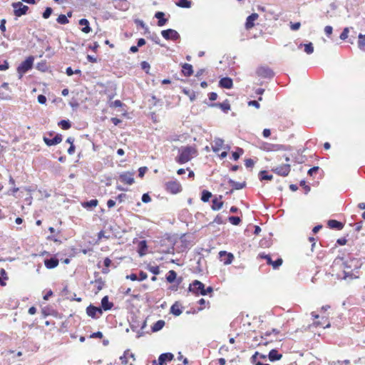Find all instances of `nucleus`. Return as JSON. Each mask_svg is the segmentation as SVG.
Returning <instances> with one entry per match:
<instances>
[{"instance_id":"6e6552de","label":"nucleus","mask_w":365,"mask_h":365,"mask_svg":"<svg viewBox=\"0 0 365 365\" xmlns=\"http://www.w3.org/2000/svg\"><path fill=\"white\" fill-rule=\"evenodd\" d=\"M257 75L262 78H271L274 73L271 68L267 66H260L256 71Z\"/></svg>"},{"instance_id":"dca6fc26","label":"nucleus","mask_w":365,"mask_h":365,"mask_svg":"<svg viewBox=\"0 0 365 365\" xmlns=\"http://www.w3.org/2000/svg\"><path fill=\"white\" fill-rule=\"evenodd\" d=\"M43 141L48 146L57 145L62 141V135L61 134H56L53 139L43 137Z\"/></svg>"},{"instance_id":"de8ad7c7","label":"nucleus","mask_w":365,"mask_h":365,"mask_svg":"<svg viewBox=\"0 0 365 365\" xmlns=\"http://www.w3.org/2000/svg\"><path fill=\"white\" fill-rule=\"evenodd\" d=\"M198 304L200 305V307L198 308V311H202L206 306L209 307L210 304L209 302H206L204 299H200L198 301Z\"/></svg>"},{"instance_id":"f704fd0d","label":"nucleus","mask_w":365,"mask_h":365,"mask_svg":"<svg viewBox=\"0 0 365 365\" xmlns=\"http://www.w3.org/2000/svg\"><path fill=\"white\" fill-rule=\"evenodd\" d=\"M280 145H273L267 143H265L264 144V150L267 151L279 150L280 149Z\"/></svg>"},{"instance_id":"cd10ccee","label":"nucleus","mask_w":365,"mask_h":365,"mask_svg":"<svg viewBox=\"0 0 365 365\" xmlns=\"http://www.w3.org/2000/svg\"><path fill=\"white\" fill-rule=\"evenodd\" d=\"M269 361H274L280 360L282 357V354H279L276 349H272L268 354Z\"/></svg>"},{"instance_id":"49530a36","label":"nucleus","mask_w":365,"mask_h":365,"mask_svg":"<svg viewBox=\"0 0 365 365\" xmlns=\"http://www.w3.org/2000/svg\"><path fill=\"white\" fill-rule=\"evenodd\" d=\"M228 220L231 224L234 225H238L241 222L240 218L235 216L229 217Z\"/></svg>"},{"instance_id":"338daca9","label":"nucleus","mask_w":365,"mask_h":365,"mask_svg":"<svg viewBox=\"0 0 365 365\" xmlns=\"http://www.w3.org/2000/svg\"><path fill=\"white\" fill-rule=\"evenodd\" d=\"M140 65H141V68L148 73V70L150 68V64L146 61H143V62H141Z\"/></svg>"},{"instance_id":"393cba45","label":"nucleus","mask_w":365,"mask_h":365,"mask_svg":"<svg viewBox=\"0 0 365 365\" xmlns=\"http://www.w3.org/2000/svg\"><path fill=\"white\" fill-rule=\"evenodd\" d=\"M113 307V304L110 302H109L108 297L105 296L101 299V309L108 311L112 309Z\"/></svg>"},{"instance_id":"6e6d98bb","label":"nucleus","mask_w":365,"mask_h":365,"mask_svg":"<svg viewBox=\"0 0 365 365\" xmlns=\"http://www.w3.org/2000/svg\"><path fill=\"white\" fill-rule=\"evenodd\" d=\"M147 168L146 167H141L138 169V176L140 178H143L144 175H145V173H146L147 171Z\"/></svg>"},{"instance_id":"f257e3e1","label":"nucleus","mask_w":365,"mask_h":365,"mask_svg":"<svg viewBox=\"0 0 365 365\" xmlns=\"http://www.w3.org/2000/svg\"><path fill=\"white\" fill-rule=\"evenodd\" d=\"M197 155V150L195 146H182L178 150V155L175 158V161L182 165L190 161Z\"/></svg>"},{"instance_id":"0e129e2a","label":"nucleus","mask_w":365,"mask_h":365,"mask_svg":"<svg viewBox=\"0 0 365 365\" xmlns=\"http://www.w3.org/2000/svg\"><path fill=\"white\" fill-rule=\"evenodd\" d=\"M148 278L147 273L144 272L143 271H140L139 273L138 280L139 281H143Z\"/></svg>"},{"instance_id":"f3484780","label":"nucleus","mask_w":365,"mask_h":365,"mask_svg":"<svg viewBox=\"0 0 365 365\" xmlns=\"http://www.w3.org/2000/svg\"><path fill=\"white\" fill-rule=\"evenodd\" d=\"M219 86L223 88L230 89L233 87V81L231 78L224 77L219 81Z\"/></svg>"},{"instance_id":"79ce46f5","label":"nucleus","mask_w":365,"mask_h":365,"mask_svg":"<svg viewBox=\"0 0 365 365\" xmlns=\"http://www.w3.org/2000/svg\"><path fill=\"white\" fill-rule=\"evenodd\" d=\"M211 197H212V193L208 190H204L202 192L201 200L205 202H208L210 200V199L211 198Z\"/></svg>"},{"instance_id":"680f3d73","label":"nucleus","mask_w":365,"mask_h":365,"mask_svg":"<svg viewBox=\"0 0 365 365\" xmlns=\"http://www.w3.org/2000/svg\"><path fill=\"white\" fill-rule=\"evenodd\" d=\"M9 68V63L4 61L3 63L0 62V71H6Z\"/></svg>"},{"instance_id":"c756f323","label":"nucleus","mask_w":365,"mask_h":365,"mask_svg":"<svg viewBox=\"0 0 365 365\" xmlns=\"http://www.w3.org/2000/svg\"><path fill=\"white\" fill-rule=\"evenodd\" d=\"M312 317L314 318V321L312 324V325L314 327H323V328H325L329 326V324L327 325H325V322L324 323H322L320 321H318L317 319H319V315L317 314L316 313L314 312H312Z\"/></svg>"},{"instance_id":"603ef678","label":"nucleus","mask_w":365,"mask_h":365,"mask_svg":"<svg viewBox=\"0 0 365 365\" xmlns=\"http://www.w3.org/2000/svg\"><path fill=\"white\" fill-rule=\"evenodd\" d=\"M52 11L53 10L51 7H46L44 12L42 14L43 18L45 19L49 18V16L52 14Z\"/></svg>"},{"instance_id":"9d476101","label":"nucleus","mask_w":365,"mask_h":365,"mask_svg":"<svg viewBox=\"0 0 365 365\" xmlns=\"http://www.w3.org/2000/svg\"><path fill=\"white\" fill-rule=\"evenodd\" d=\"M230 150V148L228 145H225L224 140L221 138H215L212 145V150L214 153H219L221 150Z\"/></svg>"},{"instance_id":"c85d7f7f","label":"nucleus","mask_w":365,"mask_h":365,"mask_svg":"<svg viewBox=\"0 0 365 365\" xmlns=\"http://www.w3.org/2000/svg\"><path fill=\"white\" fill-rule=\"evenodd\" d=\"M228 183L232 187L233 190H241L244 188L246 185L245 182H237L231 179L229 180Z\"/></svg>"},{"instance_id":"ea45409f","label":"nucleus","mask_w":365,"mask_h":365,"mask_svg":"<svg viewBox=\"0 0 365 365\" xmlns=\"http://www.w3.org/2000/svg\"><path fill=\"white\" fill-rule=\"evenodd\" d=\"M358 46L360 49L365 51V35H359Z\"/></svg>"},{"instance_id":"c9c22d12","label":"nucleus","mask_w":365,"mask_h":365,"mask_svg":"<svg viewBox=\"0 0 365 365\" xmlns=\"http://www.w3.org/2000/svg\"><path fill=\"white\" fill-rule=\"evenodd\" d=\"M164 326H165V322L163 320H158L152 327V330L153 331H158L162 329Z\"/></svg>"},{"instance_id":"39448f33","label":"nucleus","mask_w":365,"mask_h":365,"mask_svg":"<svg viewBox=\"0 0 365 365\" xmlns=\"http://www.w3.org/2000/svg\"><path fill=\"white\" fill-rule=\"evenodd\" d=\"M189 290L197 295H205V284L198 280H195L190 284Z\"/></svg>"},{"instance_id":"7ed1b4c3","label":"nucleus","mask_w":365,"mask_h":365,"mask_svg":"<svg viewBox=\"0 0 365 365\" xmlns=\"http://www.w3.org/2000/svg\"><path fill=\"white\" fill-rule=\"evenodd\" d=\"M165 190L167 192L176 195L182 190L181 184L177 180H170L164 184Z\"/></svg>"},{"instance_id":"9b49d317","label":"nucleus","mask_w":365,"mask_h":365,"mask_svg":"<svg viewBox=\"0 0 365 365\" xmlns=\"http://www.w3.org/2000/svg\"><path fill=\"white\" fill-rule=\"evenodd\" d=\"M273 172L280 176H287L291 170V167L289 164H283L277 166L273 168Z\"/></svg>"},{"instance_id":"5fc2aeb1","label":"nucleus","mask_w":365,"mask_h":365,"mask_svg":"<svg viewBox=\"0 0 365 365\" xmlns=\"http://www.w3.org/2000/svg\"><path fill=\"white\" fill-rule=\"evenodd\" d=\"M300 26H301L300 22H295V23L290 22V28L293 31L298 30L300 28Z\"/></svg>"},{"instance_id":"052dcab7","label":"nucleus","mask_w":365,"mask_h":365,"mask_svg":"<svg viewBox=\"0 0 365 365\" xmlns=\"http://www.w3.org/2000/svg\"><path fill=\"white\" fill-rule=\"evenodd\" d=\"M142 201L145 203L150 202L151 201V197L148 193H145L142 196Z\"/></svg>"},{"instance_id":"7c9ffc66","label":"nucleus","mask_w":365,"mask_h":365,"mask_svg":"<svg viewBox=\"0 0 365 365\" xmlns=\"http://www.w3.org/2000/svg\"><path fill=\"white\" fill-rule=\"evenodd\" d=\"M223 204V202L221 200V197L220 199L215 197L212 200V209L213 210H219L222 207Z\"/></svg>"},{"instance_id":"3c124183","label":"nucleus","mask_w":365,"mask_h":365,"mask_svg":"<svg viewBox=\"0 0 365 365\" xmlns=\"http://www.w3.org/2000/svg\"><path fill=\"white\" fill-rule=\"evenodd\" d=\"M282 262H283L282 259L278 258L277 260L272 261V263L271 264V265L272 266L273 269H277L282 265Z\"/></svg>"},{"instance_id":"864d4df0","label":"nucleus","mask_w":365,"mask_h":365,"mask_svg":"<svg viewBox=\"0 0 365 365\" xmlns=\"http://www.w3.org/2000/svg\"><path fill=\"white\" fill-rule=\"evenodd\" d=\"M349 32V29L348 28H344L343 31L340 34V38L341 40L346 39L348 38Z\"/></svg>"},{"instance_id":"58836bf2","label":"nucleus","mask_w":365,"mask_h":365,"mask_svg":"<svg viewBox=\"0 0 365 365\" xmlns=\"http://www.w3.org/2000/svg\"><path fill=\"white\" fill-rule=\"evenodd\" d=\"M304 46V51L307 53V54H311L314 52V46H313V44L312 43H305V44H300L299 45V47Z\"/></svg>"},{"instance_id":"aec40b11","label":"nucleus","mask_w":365,"mask_h":365,"mask_svg":"<svg viewBox=\"0 0 365 365\" xmlns=\"http://www.w3.org/2000/svg\"><path fill=\"white\" fill-rule=\"evenodd\" d=\"M148 245L145 240H141L138 245V252L140 257H143L147 254Z\"/></svg>"},{"instance_id":"ddd939ff","label":"nucleus","mask_w":365,"mask_h":365,"mask_svg":"<svg viewBox=\"0 0 365 365\" xmlns=\"http://www.w3.org/2000/svg\"><path fill=\"white\" fill-rule=\"evenodd\" d=\"M86 313L89 317L92 318H97L102 314L103 311L101 307L89 305L86 308Z\"/></svg>"},{"instance_id":"bf43d9fd","label":"nucleus","mask_w":365,"mask_h":365,"mask_svg":"<svg viewBox=\"0 0 365 365\" xmlns=\"http://www.w3.org/2000/svg\"><path fill=\"white\" fill-rule=\"evenodd\" d=\"M254 164H255V163H254L253 160L251 158L246 159L245 160V165L247 168H252L254 165Z\"/></svg>"},{"instance_id":"37998d69","label":"nucleus","mask_w":365,"mask_h":365,"mask_svg":"<svg viewBox=\"0 0 365 365\" xmlns=\"http://www.w3.org/2000/svg\"><path fill=\"white\" fill-rule=\"evenodd\" d=\"M0 274L1 275V277H0V284L1 286H5L6 285L5 280L8 279L7 274L4 269H1Z\"/></svg>"},{"instance_id":"e433bc0d","label":"nucleus","mask_w":365,"mask_h":365,"mask_svg":"<svg viewBox=\"0 0 365 365\" xmlns=\"http://www.w3.org/2000/svg\"><path fill=\"white\" fill-rule=\"evenodd\" d=\"M177 277V273L174 270H170L166 276V279L169 283L173 282Z\"/></svg>"},{"instance_id":"b1692460","label":"nucleus","mask_w":365,"mask_h":365,"mask_svg":"<svg viewBox=\"0 0 365 365\" xmlns=\"http://www.w3.org/2000/svg\"><path fill=\"white\" fill-rule=\"evenodd\" d=\"M182 306L178 302H175L170 307V313H172L175 316H179L182 314Z\"/></svg>"},{"instance_id":"4c0bfd02","label":"nucleus","mask_w":365,"mask_h":365,"mask_svg":"<svg viewBox=\"0 0 365 365\" xmlns=\"http://www.w3.org/2000/svg\"><path fill=\"white\" fill-rule=\"evenodd\" d=\"M111 263H112V262L108 257H106L104 259V261H103L104 268H103V269H102L103 273H104V274L108 273L109 267H110Z\"/></svg>"},{"instance_id":"20e7f679","label":"nucleus","mask_w":365,"mask_h":365,"mask_svg":"<svg viewBox=\"0 0 365 365\" xmlns=\"http://www.w3.org/2000/svg\"><path fill=\"white\" fill-rule=\"evenodd\" d=\"M34 57L29 56L25 61H22L17 68V72L22 76L28 71L32 68L34 63Z\"/></svg>"},{"instance_id":"13d9d810","label":"nucleus","mask_w":365,"mask_h":365,"mask_svg":"<svg viewBox=\"0 0 365 365\" xmlns=\"http://www.w3.org/2000/svg\"><path fill=\"white\" fill-rule=\"evenodd\" d=\"M333 29L331 26H326L324 28V33L327 36H330L332 34Z\"/></svg>"},{"instance_id":"c03bdc74","label":"nucleus","mask_w":365,"mask_h":365,"mask_svg":"<svg viewBox=\"0 0 365 365\" xmlns=\"http://www.w3.org/2000/svg\"><path fill=\"white\" fill-rule=\"evenodd\" d=\"M56 21L60 24H66L69 22L67 16L64 14H60Z\"/></svg>"},{"instance_id":"bb28decb","label":"nucleus","mask_w":365,"mask_h":365,"mask_svg":"<svg viewBox=\"0 0 365 365\" xmlns=\"http://www.w3.org/2000/svg\"><path fill=\"white\" fill-rule=\"evenodd\" d=\"M164 16H165V14L162 11H158L155 13V17L158 19V26H163L167 23L168 19H165Z\"/></svg>"},{"instance_id":"72a5a7b5","label":"nucleus","mask_w":365,"mask_h":365,"mask_svg":"<svg viewBox=\"0 0 365 365\" xmlns=\"http://www.w3.org/2000/svg\"><path fill=\"white\" fill-rule=\"evenodd\" d=\"M192 2L190 0H179L176 5L181 8H190L191 7Z\"/></svg>"},{"instance_id":"f8f14e48","label":"nucleus","mask_w":365,"mask_h":365,"mask_svg":"<svg viewBox=\"0 0 365 365\" xmlns=\"http://www.w3.org/2000/svg\"><path fill=\"white\" fill-rule=\"evenodd\" d=\"M161 35L166 40L176 41L180 38L179 34L175 30L171 29L162 31Z\"/></svg>"},{"instance_id":"2eb2a0df","label":"nucleus","mask_w":365,"mask_h":365,"mask_svg":"<svg viewBox=\"0 0 365 365\" xmlns=\"http://www.w3.org/2000/svg\"><path fill=\"white\" fill-rule=\"evenodd\" d=\"M258 17L259 15L257 13H253L247 18L245 22V28L247 30H250L255 26V21Z\"/></svg>"},{"instance_id":"0eeeda50","label":"nucleus","mask_w":365,"mask_h":365,"mask_svg":"<svg viewBox=\"0 0 365 365\" xmlns=\"http://www.w3.org/2000/svg\"><path fill=\"white\" fill-rule=\"evenodd\" d=\"M134 174V172H123L120 174L119 180L123 184L130 185L135 182Z\"/></svg>"},{"instance_id":"a878e982","label":"nucleus","mask_w":365,"mask_h":365,"mask_svg":"<svg viewBox=\"0 0 365 365\" xmlns=\"http://www.w3.org/2000/svg\"><path fill=\"white\" fill-rule=\"evenodd\" d=\"M328 226L331 229H336L338 230H341L344 227V224L341 222H339L336 220H330L327 222Z\"/></svg>"},{"instance_id":"8fccbe9b","label":"nucleus","mask_w":365,"mask_h":365,"mask_svg":"<svg viewBox=\"0 0 365 365\" xmlns=\"http://www.w3.org/2000/svg\"><path fill=\"white\" fill-rule=\"evenodd\" d=\"M148 269L155 275L160 273V268L158 266H148Z\"/></svg>"},{"instance_id":"a19ab883","label":"nucleus","mask_w":365,"mask_h":365,"mask_svg":"<svg viewBox=\"0 0 365 365\" xmlns=\"http://www.w3.org/2000/svg\"><path fill=\"white\" fill-rule=\"evenodd\" d=\"M58 125L63 129V130H68L71 127V124L69 122V120H61L58 122Z\"/></svg>"},{"instance_id":"2f4dec72","label":"nucleus","mask_w":365,"mask_h":365,"mask_svg":"<svg viewBox=\"0 0 365 365\" xmlns=\"http://www.w3.org/2000/svg\"><path fill=\"white\" fill-rule=\"evenodd\" d=\"M259 178L260 180H271L273 178V175H269L266 170H262L259 172Z\"/></svg>"},{"instance_id":"5701e85b","label":"nucleus","mask_w":365,"mask_h":365,"mask_svg":"<svg viewBox=\"0 0 365 365\" xmlns=\"http://www.w3.org/2000/svg\"><path fill=\"white\" fill-rule=\"evenodd\" d=\"M79 25L82 26L81 31L85 34L91 32V29L90 27L89 21L86 19H81L79 20Z\"/></svg>"},{"instance_id":"69168bd1","label":"nucleus","mask_w":365,"mask_h":365,"mask_svg":"<svg viewBox=\"0 0 365 365\" xmlns=\"http://www.w3.org/2000/svg\"><path fill=\"white\" fill-rule=\"evenodd\" d=\"M103 336V335L101 331L94 332L92 334H91V336H90L91 338H98V339H102Z\"/></svg>"},{"instance_id":"1a4fd4ad","label":"nucleus","mask_w":365,"mask_h":365,"mask_svg":"<svg viewBox=\"0 0 365 365\" xmlns=\"http://www.w3.org/2000/svg\"><path fill=\"white\" fill-rule=\"evenodd\" d=\"M12 6L14 9V15L18 17L26 14L29 10V6L22 4L21 2L13 3Z\"/></svg>"},{"instance_id":"774afa93","label":"nucleus","mask_w":365,"mask_h":365,"mask_svg":"<svg viewBox=\"0 0 365 365\" xmlns=\"http://www.w3.org/2000/svg\"><path fill=\"white\" fill-rule=\"evenodd\" d=\"M6 19H3L1 20V24H0V31L2 32V33H4L6 31Z\"/></svg>"},{"instance_id":"412c9836","label":"nucleus","mask_w":365,"mask_h":365,"mask_svg":"<svg viewBox=\"0 0 365 365\" xmlns=\"http://www.w3.org/2000/svg\"><path fill=\"white\" fill-rule=\"evenodd\" d=\"M182 73L186 77L192 76L193 73L192 66L187 63L182 64Z\"/></svg>"},{"instance_id":"4be33fe9","label":"nucleus","mask_w":365,"mask_h":365,"mask_svg":"<svg viewBox=\"0 0 365 365\" xmlns=\"http://www.w3.org/2000/svg\"><path fill=\"white\" fill-rule=\"evenodd\" d=\"M58 263L59 261L56 257L44 260V265L47 269H53L58 265Z\"/></svg>"},{"instance_id":"4468645a","label":"nucleus","mask_w":365,"mask_h":365,"mask_svg":"<svg viewBox=\"0 0 365 365\" xmlns=\"http://www.w3.org/2000/svg\"><path fill=\"white\" fill-rule=\"evenodd\" d=\"M219 257L220 261L227 265L231 264L234 259V255L226 251H220L219 252Z\"/></svg>"},{"instance_id":"09e8293b","label":"nucleus","mask_w":365,"mask_h":365,"mask_svg":"<svg viewBox=\"0 0 365 365\" xmlns=\"http://www.w3.org/2000/svg\"><path fill=\"white\" fill-rule=\"evenodd\" d=\"M259 257L266 259L267 264L269 265H271V264L272 263L271 257L269 255H266L264 253H260V254H259Z\"/></svg>"},{"instance_id":"6ab92c4d","label":"nucleus","mask_w":365,"mask_h":365,"mask_svg":"<svg viewBox=\"0 0 365 365\" xmlns=\"http://www.w3.org/2000/svg\"><path fill=\"white\" fill-rule=\"evenodd\" d=\"M210 106L212 108H221L224 112H227L230 110V105L229 103V101L227 100H225L222 103H214L210 104Z\"/></svg>"},{"instance_id":"423d86ee","label":"nucleus","mask_w":365,"mask_h":365,"mask_svg":"<svg viewBox=\"0 0 365 365\" xmlns=\"http://www.w3.org/2000/svg\"><path fill=\"white\" fill-rule=\"evenodd\" d=\"M174 359V355L172 353L168 352L162 354L159 356L158 361L154 360L152 365H166L168 362Z\"/></svg>"},{"instance_id":"e2e57ef3","label":"nucleus","mask_w":365,"mask_h":365,"mask_svg":"<svg viewBox=\"0 0 365 365\" xmlns=\"http://www.w3.org/2000/svg\"><path fill=\"white\" fill-rule=\"evenodd\" d=\"M319 168L318 166H314L308 170V174L309 175H312L317 173L319 171Z\"/></svg>"},{"instance_id":"a211bd4d","label":"nucleus","mask_w":365,"mask_h":365,"mask_svg":"<svg viewBox=\"0 0 365 365\" xmlns=\"http://www.w3.org/2000/svg\"><path fill=\"white\" fill-rule=\"evenodd\" d=\"M9 87L8 83H4L0 86V99L6 100L9 98Z\"/></svg>"},{"instance_id":"f03ea898","label":"nucleus","mask_w":365,"mask_h":365,"mask_svg":"<svg viewBox=\"0 0 365 365\" xmlns=\"http://www.w3.org/2000/svg\"><path fill=\"white\" fill-rule=\"evenodd\" d=\"M336 266H339L343 269V275H341V276L339 275L338 276L339 277L344 279H346L348 277H349L351 279L353 278L354 274L352 273V269L351 268V266L348 265V262H344L343 258L335 259V260L334 261V263H333V266H332L333 269Z\"/></svg>"},{"instance_id":"4d7b16f0","label":"nucleus","mask_w":365,"mask_h":365,"mask_svg":"<svg viewBox=\"0 0 365 365\" xmlns=\"http://www.w3.org/2000/svg\"><path fill=\"white\" fill-rule=\"evenodd\" d=\"M258 355H259V353L256 351L253 355L251 357V361L253 364L256 365V364H257V362H259V361H257V357H258Z\"/></svg>"},{"instance_id":"a18cd8bd","label":"nucleus","mask_w":365,"mask_h":365,"mask_svg":"<svg viewBox=\"0 0 365 365\" xmlns=\"http://www.w3.org/2000/svg\"><path fill=\"white\" fill-rule=\"evenodd\" d=\"M244 153V150L242 148H238L237 150L235 152L232 153V158L235 160H237L240 155H242Z\"/></svg>"},{"instance_id":"473e14b6","label":"nucleus","mask_w":365,"mask_h":365,"mask_svg":"<svg viewBox=\"0 0 365 365\" xmlns=\"http://www.w3.org/2000/svg\"><path fill=\"white\" fill-rule=\"evenodd\" d=\"M98 204V201L96 199L91 200L90 201L84 202L81 205L84 208L96 207Z\"/></svg>"}]
</instances>
